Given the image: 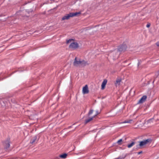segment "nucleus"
Listing matches in <instances>:
<instances>
[{
  "mask_svg": "<svg viewBox=\"0 0 159 159\" xmlns=\"http://www.w3.org/2000/svg\"><path fill=\"white\" fill-rule=\"evenodd\" d=\"M122 139H119L118 141L117 142V143H118L119 144H121V142H122Z\"/></svg>",
  "mask_w": 159,
  "mask_h": 159,
  "instance_id": "18",
  "label": "nucleus"
},
{
  "mask_svg": "<svg viewBox=\"0 0 159 159\" xmlns=\"http://www.w3.org/2000/svg\"><path fill=\"white\" fill-rule=\"evenodd\" d=\"M80 60L77 58L76 57L75 58L73 62V65L74 66L76 67L80 66Z\"/></svg>",
  "mask_w": 159,
  "mask_h": 159,
  "instance_id": "3",
  "label": "nucleus"
},
{
  "mask_svg": "<svg viewBox=\"0 0 159 159\" xmlns=\"http://www.w3.org/2000/svg\"><path fill=\"white\" fill-rule=\"evenodd\" d=\"M132 121V120H125L124 121L123 123H131V122Z\"/></svg>",
  "mask_w": 159,
  "mask_h": 159,
  "instance_id": "16",
  "label": "nucleus"
},
{
  "mask_svg": "<svg viewBox=\"0 0 159 159\" xmlns=\"http://www.w3.org/2000/svg\"><path fill=\"white\" fill-rule=\"evenodd\" d=\"M37 141V137L34 136L31 139L30 143L32 144H35L36 143Z\"/></svg>",
  "mask_w": 159,
  "mask_h": 159,
  "instance_id": "7",
  "label": "nucleus"
},
{
  "mask_svg": "<svg viewBox=\"0 0 159 159\" xmlns=\"http://www.w3.org/2000/svg\"><path fill=\"white\" fill-rule=\"evenodd\" d=\"M6 145L5 146L6 148H7L9 147L10 144L9 143V142L8 141H7V143H6Z\"/></svg>",
  "mask_w": 159,
  "mask_h": 159,
  "instance_id": "15",
  "label": "nucleus"
},
{
  "mask_svg": "<svg viewBox=\"0 0 159 159\" xmlns=\"http://www.w3.org/2000/svg\"><path fill=\"white\" fill-rule=\"evenodd\" d=\"M71 16L72 15L71 13H69V14H66L62 18V20H68L70 18V17H72Z\"/></svg>",
  "mask_w": 159,
  "mask_h": 159,
  "instance_id": "5",
  "label": "nucleus"
},
{
  "mask_svg": "<svg viewBox=\"0 0 159 159\" xmlns=\"http://www.w3.org/2000/svg\"><path fill=\"white\" fill-rule=\"evenodd\" d=\"M118 50L119 51H122L123 50V48L122 47H120V48H119L118 49Z\"/></svg>",
  "mask_w": 159,
  "mask_h": 159,
  "instance_id": "19",
  "label": "nucleus"
},
{
  "mask_svg": "<svg viewBox=\"0 0 159 159\" xmlns=\"http://www.w3.org/2000/svg\"><path fill=\"white\" fill-rule=\"evenodd\" d=\"M142 153V151L140 152H138V154H141Z\"/></svg>",
  "mask_w": 159,
  "mask_h": 159,
  "instance_id": "22",
  "label": "nucleus"
},
{
  "mask_svg": "<svg viewBox=\"0 0 159 159\" xmlns=\"http://www.w3.org/2000/svg\"><path fill=\"white\" fill-rule=\"evenodd\" d=\"M116 50H115L113 52V53H115L116 52Z\"/></svg>",
  "mask_w": 159,
  "mask_h": 159,
  "instance_id": "24",
  "label": "nucleus"
},
{
  "mask_svg": "<svg viewBox=\"0 0 159 159\" xmlns=\"http://www.w3.org/2000/svg\"><path fill=\"white\" fill-rule=\"evenodd\" d=\"M107 82V80H104L102 82V88L101 89H104L105 85L106 84Z\"/></svg>",
  "mask_w": 159,
  "mask_h": 159,
  "instance_id": "8",
  "label": "nucleus"
},
{
  "mask_svg": "<svg viewBox=\"0 0 159 159\" xmlns=\"http://www.w3.org/2000/svg\"><path fill=\"white\" fill-rule=\"evenodd\" d=\"M93 110H90L88 113V115L89 116L91 114L93 113Z\"/></svg>",
  "mask_w": 159,
  "mask_h": 159,
  "instance_id": "17",
  "label": "nucleus"
},
{
  "mask_svg": "<svg viewBox=\"0 0 159 159\" xmlns=\"http://www.w3.org/2000/svg\"><path fill=\"white\" fill-rule=\"evenodd\" d=\"M150 24H147V25H146V27L148 28H149L150 27Z\"/></svg>",
  "mask_w": 159,
  "mask_h": 159,
  "instance_id": "20",
  "label": "nucleus"
},
{
  "mask_svg": "<svg viewBox=\"0 0 159 159\" xmlns=\"http://www.w3.org/2000/svg\"><path fill=\"white\" fill-rule=\"evenodd\" d=\"M135 144V142H132L130 144H129L128 145L127 147L128 148H129L132 147Z\"/></svg>",
  "mask_w": 159,
  "mask_h": 159,
  "instance_id": "14",
  "label": "nucleus"
},
{
  "mask_svg": "<svg viewBox=\"0 0 159 159\" xmlns=\"http://www.w3.org/2000/svg\"><path fill=\"white\" fill-rule=\"evenodd\" d=\"M88 64L87 63V62L86 61H85L84 60H82L80 61V66H84L86 65H88Z\"/></svg>",
  "mask_w": 159,
  "mask_h": 159,
  "instance_id": "9",
  "label": "nucleus"
},
{
  "mask_svg": "<svg viewBox=\"0 0 159 159\" xmlns=\"http://www.w3.org/2000/svg\"><path fill=\"white\" fill-rule=\"evenodd\" d=\"M121 79L120 78H118L116 79L115 83V85L116 86H119L121 81Z\"/></svg>",
  "mask_w": 159,
  "mask_h": 159,
  "instance_id": "10",
  "label": "nucleus"
},
{
  "mask_svg": "<svg viewBox=\"0 0 159 159\" xmlns=\"http://www.w3.org/2000/svg\"><path fill=\"white\" fill-rule=\"evenodd\" d=\"M71 14L72 15V16L73 17L75 16H77L78 15H79L80 14V12H76L75 13H71Z\"/></svg>",
  "mask_w": 159,
  "mask_h": 159,
  "instance_id": "12",
  "label": "nucleus"
},
{
  "mask_svg": "<svg viewBox=\"0 0 159 159\" xmlns=\"http://www.w3.org/2000/svg\"><path fill=\"white\" fill-rule=\"evenodd\" d=\"M67 155L66 153H64L60 155V157L62 158H65L66 157Z\"/></svg>",
  "mask_w": 159,
  "mask_h": 159,
  "instance_id": "13",
  "label": "nucleus"
},
{
  "mask_svg": "<svg viewBox=\"0 0 159 159\" xmlns=\"http://www.w3.org/2000/svg\"><path fill=\"white\" fill-rule=\"evenodd\" d=\"M95 117V116H93L92 117L89 118L88 119L86 120L85 121V123L86 124L89 123V122L92 120Z\"/></svg>",
  "mask_w": 159,
  "mask_h": 159,
  "instance_id": "11",
  "label": "nucleus"
},
{
  "mask_svg": "<svg viewBox=\"0 0 159 159\" xmlns=\"http://www.w3.org/2000/svg\"><path fill=\"white\" fill-rule=\"evenodd\" d=\"M98 114H99V112H98V111H96V114L94 115V116H95V117L98 115Z\"/></svg>",
  "mask_w": 159,
  "mask_h": 159,
  "instance_id": "21",
  "label": "nucleus"
},
{
  "mask_svg": "<svg viewBox=\"0 0 159 159\" xmlns=\"http://www.w3.org/2000/svg\"><path fill=\"white\" fill-rule=\"evenodd\" d=\"M147 97L146 96L144 95L139 100L138 103H141L143 102L146 100Z\"/></svg>",
  "mask_w": 159,
  "mask_h": 159,
  "instance_id": "6",
  "label": "nucleus"
},
{
  "mask_svg": "<svg viewBox=\"0 0 159 159\" xmlns=\"http://www.w3.org/2000/svg\"><path fill=\"white\" fill-rule=\"evenodd\" d=\"M82 93L83 94H87L89 93L88 87L87 85H85V86L83 88Z\"/></svg>",
  "mask_w": 159,
  "mask_h": 159,
  "instance_id": "4",
  "label": "nucleus"
},
{
  "mask_svg": "<svg viewBox=\"0 0 159 159\" xmlns=\"http://www.w3.org/2000/svg\"><path fill=\"white\" fill-rule=\"evenodd\" d=\"M67 43H70L69 47L70 48L75 49L78 47V44L76 42H74L72 39H70L67 40L66 42Z\"/></svg>",
  "mask_w": 159,
  "mask_h": 159,
  "instance_id": "1",
  "label": "nucleus"
},
{
  "mask_svg": "<svg viewBox=\"0 0 159 159\" xmlns=\"http://www.w3.org/2000/svg\"><path fill=\"white\" fill-rule=\"evenodd\" d=\"M152 142V140L150 139H148L146 140H144L140 142L139 146L140 147H142L147 144L150 143Z\"/></svg>",
  "mask_w": 159,
  "mask_h": 159,
  "instance_id": "2",
  "label": "nucleus"
},
{
  "mask_svg": "<svg viewBox=\"0 0 159 159\" xmlns=\"http://www.w3.org/2000/svg\"><path fill=\"white\" fill-rule=\"evenodd\" d=\"M156 44L158 46H159V43H156Z\"/></svg>",
  "mask_w": 159,
  "mask_h": 159,
  "instance_id": "23",
  "label": "nucleus"
}]
</instances>
